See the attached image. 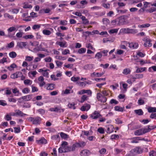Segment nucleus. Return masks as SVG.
Instances as JSON below:
<instances>
[{"label":"nucleus","instance_id":"f257e3e1","mask_svg":"<svg viewBox=\"0 0 156 156\" xmlns=\"http://www.w3.org/2000/svg\"><path fill=\"white\" fill-rule=\"evenodd\" d=\"M138 32L137 30L135 29H130L129 28H121L119 31V34H134Z\"/></svg>","mask_w":156,"mask_h":156},{"label":"nucleus","instance_id":"f03ea898","mask_svg":"<svg viewBox=\"0 0 156 156\" xmlns=\"http://www.w3.org/2000/svg\"><path fill=\"white\" fill-rule=\"evenodd\" d=\"M29 121L31 122L33 124L38 125L40 124L41 119L40 117H30L27 118Z\"/></svg>","mask_w":156,"mask_h":156},{"label":"nucleus","instance_id":"7ed1b4c3","mask_svg":"<svg viewBox=\"0 0 156 156\" xmlns=\"http://www.w3.org/2000/svg\"><path fill=\"white\" fill-rule=\"evenodd\" d=\"M49 70L45 69L44 68L39 69L38 71L39 73H41L42 74L44 77L46 78H48L49 76L48 72Z\"/></svg>","mask_w":156,"mask_h":156},{"label":"nucleus","instance_id":"20e7f679","mask_svg":"<svg viewBox=\"0 0 156 156\" xmlns=\"http://www.w3.org/2000/svg\"><path fill=\"white\" fill-rule=\"evenodd\" d=\"M65 150V152H68L70 151L71 147L68 146V143L66 141H63L62 144L61 146Z\"/></svg>","mask_w":156,"mask_h":156},{"label":"nucleus","instance_id":"39448f33","mask_svg":"<svg viewBox=\"0 0 156 156\" xmlns=\"http://www.w3.org/2000/svg\"><path fill=\"white\" fill-rule=\"evenodd\" d=\"M43 44H41L39 46H37L34 49V51L35 52H37L38 51H44L48 52L47 50L45 49L43 47Z\"/></svg>","mask_w":156,"mask_h":156},{"label":"nucleus","instance_id":"423d86ee","mask_svg":"<svg viewBox=\"0 0 156 156\" xmlns=\"http://www.w3.org/2000/svg\"><path fill=\"white\" fill-rule=\"evenodd\" d=\"M97 99L101 102H105L107 101L106 98L103 96L100 93H98L97 95Z\"/></svg>","mask_w":156,"mask_h":156},{"label":"nucleus","instance_id":"0eeeda50","mask_svg":"<svg viewBox=\"0 0 156 156\" xmlns=\"http://www.w3.org/2000/svg\"><path fill=\"white\" fill-rule=\"evenodd\" d=\"M101 116L100 113L97 111H95L90 115V117L93 119H97Z\"/></svg>","mask_w":156,"mask_h":156},{"label":"nucleus","instance_id":"6e6552de","mask_svg":"<svg viewBox=\"0 0 156 156\" xmlns=\"http://www.w3.org/2000/svg\"><path fill=\"white\" fill-rule=\"evenodd\" d=\"M105 73V72H103L101 73L94 72L91 74V77H101Z\"/></svg>","mask_w":156,"mask_h":156},{"label":"nucleus","instance_id":"1a4fd4ad","mask_svg":"<svg viewBox=\"0 0 156 156\" xmlns=\"http://www.w3.org/2000/svg\"><path fill=\"white\" fill-rule=\"evenodd\" d=\"M44 88L47 90H52L55 87V85L53 83H48L44 86Z\"/></svg>","mask_w":156,"mask_h":156},{"label":"nucleus","instance_id":"9d476101","mask_svg":"<svg viewBox=\"0 0 156 156\" xmlns=\"http://www.w3.org/2000/svg\"><path fill=\"white\" fill-rule=\"evenodd\" d=\"M38 81L39 82V84L40 87H42L45 85V83L44 81V79L42 76H40L38 78Z\"/></svg>","mask_w":156,"mask_h":156},{"label":"nucleus","instance_id":"9b49d317","mask_svg":"<svg viewBox=\"0 0 156 156\" xmlns=\"http://www.w3.org/2000/svg\"><path fill=\"white\" fill-rule=\"evenodd\" d=\"M36 142L38 144H45L47 143V141L44 137H41L40 140H36Z\"/></svg>","mask_w":156,"mask_h":156},{"label":"nucleus","instance_id":"f8f14e48","mask_svg":"<svg viewBox=\"0 0 156 156\" xmlns=\"http://www.w3.org/2000/svg\"><path fill=\"white\" fill-rule=\"evenodd\" d=\"M106 127L107 128L106 132L107 133H110L114 131V127L112 125H109L107 126Z\"/></svg>","mask_w":156,"mask_h":156},{"label":"nucleus","instance_id":"ddd939ff","mask_svg":"<svg viewBox=\"0 0 156 156\" xmlns=\"http://www.w3.org/2000/svg\"><path fill=\"white\" fill-rule=\"evenodd\" d=\"M126 23L124 16H121L119 17L118 23L119 25H123Z\"/></svg>","mask_w":156,"mask_h":156},{"label":"nucleus","instance_id":"4468645a","mask_svg":"<svg viewBox=\"0 0 156 156\" xmlns=\"http://www.w3.org/2000/svg\"><path fill=\"white\" fill-rule=\"evenodd\" d=\"M141 140V137H133L131 139V142L133 143H137L139 141Z\"/></svg>","mask_w":156,"mask_h":156},{"label":"nucleus","instance_id":"2eb2a0df","mask_svg":"<svg viewBox=\"0 0 156 156\" xmlns=\"http://www.w3.org/2000/svg\"><path fill=\"white\" fill-rule=\"evenodd\" d=\"M90 108V106L89 104H86L83 106L81 108V110L82 111H87Z\"/></svg>","mask_w":156,"mask_h":156},{"label":"nucleus","instance_id":"dca6fc26","mask_svg":"<svg viewBox=\"0 0 156 156\" xmlns=\"http://www.w3.org/2000/svg\"><path fill=\"white\" fill-rule=\"evenodd\" d=\"M15 112H16L17 115L23 117L25 115H27L23 113L22 111L19 109H16L15 111Z\"/></svg>","mask_w":156,"mask_h":156},{"label":"nucleus","instance_id":"f3484780","mask_svg":"<svg viewBox=\"0 0 156 156\" xmlns=\"http://www.w3.org/2000/svg\"><path fill=\"white\" fill-rule=\"evenodd\" d=\"M136 68H137L136 70V73H142L146 71L147 70V68L145 67L138 68L137 67H136Z\"/></svg>","mask_w":156,"mask_h":156},{"label":"nucleus","instance_id":"a211bd4d","mask_svg":"<svg viewBox=\"0 0 156 156\" xmlns=\"http://www.w3.org/2000/svg\"><path fill=\"white\" fill-rule=\"evenodd\" d=\"M134 152L136 153L140 154L143 152V149L140 147H136L133 149Z\"/></svg>","mask_w":156,"mask_h":156},{"label":"nucleus","instance_id":"6ab92c4d","mask_svg":"<svg viewBox=\"0 0 156 156\" xmlns=\"http://www.w3.org/2000/svg\"><path fill=\"white\" fill-rule=\"evenodd\" d=\"M56 44L59 45L61 47H66L67 45L65 41L62 42H57Z\"/></svg>","mask_w":156,"mask_h":156},{"label":"nucleus","instance_id":"aec40b11","mask_svg":"<svg viewBox=\"0 0 156 156\" xmlns=\"http://www.w3.org/2000/svg\"><path fill=\"white\" fill-rule=\"evenodd\" d=\"M119 28L111 29L108 30V32L110 34H117Z\"/></svg>","mask_w":156,"mask_h":156},{"label":"nucleus","instance_id":"412c9836","mask_svg":"<svg viewBox=\"0 0 156 156\" xmlns=\"http://www.w3.org/2000/svg\"><path fill=\"white\" fill-rule=\"evenodd\" d=\"M12 91L16 96H19L21 95V94L20 93L19 90L16 88L12 89Z\"/></svg>","mask_w":156,"mask_h":156},{"label":"nucleus","instance_id":"4be33fe9","mask_svg":"<svg viewBox=\"0 0 156 156\" xmlns=\"http://www.w3.org/2000/svg\"><path fill=\"white\" fill-rule=\"evenodd\" d=\"M80 18L82 19L83 23L84 25H87L89 24V21L88 20L85 18L84 16H82Z\"/></svg>","mask_w":156,"mask_h":156},{"label":"nucleus","instance_id":"5701e85b","mask_svg":"<svg viewBox=\"0 0 156 156\" xmlns=\"http://www.w3.org/2000/svg\"><path fill=\"white\" fill-rule=\"evenodd\" d=\"M134 134L136 136H140L143 134L142 129L135 131Z\"/></svg>","mask_w":156,"mask_h":156},{"label":"nucleus","instance_id":"b1692460","mask_svg":"<svg viewBox=\"0 0 156 156\" xmlns=\"http://www.w3.org/2000/svg\"><path fill=\"white\" fill-rule=\"evenodd\" d=\"M77 84L79 86L83 87H85L87 84H90L89 83L86 81L83 82H77Z\"/></svg>","mask_w":156,"mask_h":156},{"label":"nucleus","instance_id":"393cba45","mask_svg":"<svg viewBox=\"0 0 156 156\" xmlns=\"http://www.w3.org/2000/svg\"><path fill=\"white\" fill-rule=\"evenodd\" d=\"M17 67V65L14 63H13L11 64L10 66L7 67V69L9 71H12L14 69Z\"/></svg>","mask_w":156,"mask_h":156},{"label":"nucleus","instance_id":"a878e982","mask_svg":"<svg viewBox=\"0 0 156 156\" xmlns=\"http://www.w3.org/2000/svg\"><path fill=\"white\" fill-rule=\"evenodd\" d=\"M27 45L26 42H18L17 45L20 48H24Z\"/></svg>","mask_w":156,"mask_h":156},{"label":"nucleus","instance_id":"bb28decb","mask_svg":"<svg viewBox=\"0 0 156 156\" xmlns=\"http://www.w3.org/2000/svg\"><path fill=\"white\" fill-rule=\"evenodd\" d=\"M131 71L129 68H126L124 69L122 72V73L125 75H127L130 74Z\"/></svg>","mask_w":156,"mask_h":156},{"label":"nucleus","instance_id":"cd10ccee","mask_svg":"<svg viewBox=\"0 0 156 156\" xmlns=\"http://www.w3.org/2000/svg\"><path fill=\"white\" fill-rule=\"evenodd\" d=\"M147 111L149 113L156 112V108L149 107L147 108Z\"/></svg>","mask_w":156,"mask_h":156},{"label":"nucleus","instance_id":"c85d7f7f","mask_svg":"<svg viewBox=\"0 0 156 156\" xmlns=\"http://www.w3.org/2000/svg\"><path fill=\"white\" fill-rule=\"evenodd\" d=\"M80 153L82 155L85 156L88 155L90 153V151L87 150H84L82 151Z\"/></svg>","mask_w":156,"mask_h":156},{"label":"nucleus","instance_id":"c756f323","mask_svg":"<svg viewBox=\"0 0 156 156\" xmlns=\"http://www.w3.org/2000/svg\"><path fill=\"white\" fill-rule=\"evenodd\" d=\"M124 108L118 106H116L115 107L114 109L116 111L122 112L123 111Z\"/></svg>","mask_w":156,"mask_h":156},{"label":"nucleus","instance_id":"7c9ffc66","mask_svg":"<svg viewBox=\"0 0 156 156\" xmlns=\"http://www.w3.org/2000/svg\"><path fill=\"white\" fill-rule=\"evenodd\" d=\"M134 112L136 114L139 115H142L144 113L142 110L141 109L134 110Z\"/></svg>","mask_w":156,"mask_h":156},{"label":"nucleus","instance_id":"2f4dec72","mask_svg":"<svg viewBox=\"0 0 156 156\" xmlns=\"http://www.w3.org/2000/svg\"><path fill=\"white\" fill-rule=\"evenodd\" d=\"M145 47H150L152 46V44L149 41H147L144 44Z\"/></svg>","mask_w":156,"mask_h":156},{"label":"nucleus","instance_id":"473e14b6","mask_svg":"<svg viewBox=\"0 0 156 156\" xmlns=\"http://www.w3.org/2000/svg\"><path fill=\"white\" fill-rule=\"evenodd\" d=\"M75 105L74 103H69L67 106L70 109H76Z\"/></svg>","mask_w":156,"mask_h":156},{"label":"nucleus","instance_id":"72a5a7b5","mask_svg":"<svg viewBox=\"0 0 156 156\" xmlns=\"http://www.w3.org/2000/svg\"><path fill=\"white\" fill-rule=\"evenodd\" d=\"M79 144L78 143H76L74 144H73L72 147H71V151H73L76 148L79 147Z\"/></svg>","mask_w":156,"mask_h":156},{"label":"nucleus","instance_id":"f704fd0d","mask_svg":"<svg viewBox=\"0 0 156 156\" xmlns=\"http://www.w3.org/2000/svg\"><path fill=\"white\" fill-rule=\"evenodd\" d=\"M9 56L12 58H14L17 56V54L14 51H12L9 53Z\"/></svg>","mask_w":156,"mask_h":156},{"label":"nucleus","instance_id":"c9c22d12","mask_svg":"<svg viewBox=\"0 0 156 156\" xmlns=\"http://www.w3.org/2000/svg\"><path fill=\"white\" fill-rule=\"evenodd\" d=\"M88 99V97L87 95H83L81 98V100L80 101V102L83 103L85 101H87Z\"/></svg>","mask_w":156,"mask_h":156},{"label":"nucleus","instance_id":"e433bc0d","mask_svg":"<svg viewBox=\"0 0 156 156\" xmlns=\"http://www.w3.org/2000/svg\"><path fill=\"white\" fill-rule=\"evenodd\" d=\"M16 30V28L15 27H12L9 28L7 30L8 33V35L11 32L14 31Z\"/></svg>","mask_w":156,"mask_h":156},{"label":"nucleus","instance_id":"4c0bfd02","mask_svg":"<svg viewBox=\"0 0 156 156\" xmlns=\"http://www.w3.org/2000/svg\"><path fill=\"white\" fill-rule=\"evenodd\" d=\"M23 82L24 84L26 85H30L32 83V81L29 79L24 80Z\"/></svg>","mask_w":156,"mask_h":156},{"label":"nucleus","instance_id":"58836bf2","mask_svg":"<svg viewBox=\"0 0 156 156\" xmlns=\"http://www.w3.org/2000/svg\"><path fill=\"white\" fill-rule=\"evenodd\" d=\"M102 21L103 24L106 25L110 23L109 20L107 18L103 19Z\"/></svg>","mask_w":156,"mask_h":156},{"label":"nucleus","instance_id":"ea45409f","mask_svg":"<svg viewBox=\"0 0 156 156\" xmlns=\"http://www.w3.org/2000/svg\"><path fill=\"white\" fill-rule=\"evenodd\" d=\"M86 51V48H81L78 51V53L80 54H82L85 53Z\"/></svg>","mask_w":156,"mask_h":156},{"label":"nucleus","instance_id":"a19ab883","mask_svg":"<svg viewBox=\"0 0 156 156\" xmlns=\"http://www.w3.org/2000/svg\"><path fill=\"white\" fill-rule=\"evenodd\" d=\"M102 56V55L101 54V52H98L96 54L95 56V57L97 58L98 60H99V59L101 58Z\"/></svg>","mask_w":156,"mask_h":156},{"label":"nucleus","instance_id":"79ce46f5","mask_svg":"<svg viewBox=\"0 0 156 156\" xmlns=\"http://www.w3.org/2000/svg\"><path fill=\"white\" fill-rule=\"evenodd\" d=\"M32 95H29L26 96H24L23 98L27 101H30L32 98Z\"/></svg>","mask_w":156,"mask_h":156},{"label":"nucleus","instance_id":"37998d69","mask_svg":"<svg viewBox=\"0 0 156 156\" xmlns=\"http://www.w3.org/2000/svg\"><path fill=\"white\" fill-rule=\"evenodd\" d=\"M60 109L59 107H56L54 108H51L49 109V110L51 112H58Z\"/></svg>","mask_w":156,"mask_h":156},{"label":"nucleus","instance_id":"c03bdc74","mask_svg":"<svg viewBox=\"0 0 156 156\" xmlns=\"http://www.w3.org/2000/svg\"><path fill=\"white\" fill-rule=\"evenodd\" d=\"M32 7V5H31L25 3H24L23 8L24 9H31Z\"/></svg>","mask_w":156,"mask_h":156},{"label":"nucleus","instance_id":"a18cd8bd","mask_svg":"<svg viewBox=\"0 0 156 156\" xmlns=\"http://www.w3.org/2000/svg\"><path fill=\"white\" fill-rule=\"evenodd\" d=\"M92 67V65L91 64L86 65L84 66L83 69L85 70H89L91 69Z\"/></svg>","mask_w":156,"mask_h":156},{"label":"nucleus","instance_id":"49530a36","mask_svg":"<svg viewBox=\"0 0 156 156\" xmlns=\"http://www.w3.org/2000/svg\"><path fill=\"white\" fill-rule=\"evenodd\" d=\"M116 10L118 12L122 14L126 13L128 11L127 9H126L119 10V9L118 8H117Z\"/></svg>","mask_w":156,"mask_h":156},{"label":"nucleus","instance_id":"de8ad7c7","mask_svg":"<svg viewBox=\"0 0 156 156\" xmlns=\"http://www.w3.org/2000/svg\"><path fill=\"white\" fill-rule=\"evenodd\" d=\"M55 58L59 60H64L66 59V58L65 57H62L60 55H56L55 57Z\"/></svg>","mask_w":156,"mask_h":156},{"label":"nucleus","instance_id":"09e8293b","mask_svg":"<svg viewBox=\"0 0 156 156\" xmlns=\"http://www.w3.org/2000/svg\"><path fill=\"white\" fill-rule=\"evenodd\" d=\"M150 24L149 23H146L142 25H139L138 27L139 28H146L150 27Z\"/></svg>","mask_w":156,"mask_h":156},{"label":"nucleus","instance_id":"8fccbe9b","mask_svg":"<svg viewBox=\"0 0 156 156\" xmlns=\"http://www.w3.org/2000/svg\"><path fill=\"white\" fill-rule=\"evenodd\" d=\"M60 135L61 137L63 139H66L69 137L68 136L67 134L63 132L60 133Z\"/></svg>","mask_w":156,"mask_h":156},{"label":"nucleus","instance_id":"3c124183","mask_svg":"<svg viewBox=\"0 0 156 156\" xmlns=\"http://www.w3.org/2000/svg\"><path fill=\"white\" fill-rule=\"evenodd\" d=\"M142 129L143 134L150 132L148 126L142 128Z\"/></svg>","mask_w":156,"mask_h":156},{"label":"nucleus","instance_id":"603ef678","mask_svg":"<svg viewBox=\"0 0 156 156\" xmlns=\"http://www.w3.org/2000/svg\"><path fill=\"white\" fill-rule=\"evenodd\" d=\"M43 33L44 35H49L51 34V32L50 30L44 29L43 30Z\"/></svg>","mask_w":156,"mask_h":156},{"label":"nucleus","instance_id":"864d4df0","mask_svg":"<svg viewBox=\"0 0 156 156\" xmlns=\"http://www.w3.org/2000/svg\"><path fill=\"white\" fill-rule=\"evenodd\" d=\"M34 57L33 56H27L25 57V60L27 61L30 62L32 61Z\"/></svg>","mask_w":156,"mask_h":156},{"label":"nucleus","instance_id":"5fc2aeb1","mask_svg":"<svg viewBox=\"0 0 156 156\" xmlns=\"http://www.w3.org/2000/svg\"><path fill=\"white\" fill-rule=\"evenodd\" d=\"M43 11L45 13H48L50 12V10L49 9H43L40 10V13H42Z\"/></svg>","mask_w":156,"mask_h":156},{"label":"nucleus","instance_id":"6e6d98bb","mask_svg":"<svg viewBox=\"0 0 156 156\" xmlns=\"http://www.w3.org/2000/svg\"><path fill=\"white\" fill-rule=\"evenodd\" d=\"M80 79V78L79 77H75L73 76L71 78V80L72 81L75 82L78 81Z\"/></svg>","mask_w":156,"mask_h":156},{"label":"nucleus","instance_id":"4d7b16f0","mask_svg":"<svg viewBox=\"0 0 156 156\" xmlns=\"http://www.w3.org/2000/svg\"><path fill=\"white\" fill-rule=\"evenodd\" d=\"M34 37V36L32 35H28L24 36L23 38L24 39H31Z\"/></svg>","mask_w":156,"mask_h":156},{"label":"nucleus","instance_id":"13d9d810","mask_svg":"<svg viewBox=\"0 0 156 156\" xmlns=\"http://www.w3.org/2000/svg\"><path fill=\"white\" fill-rule=\"evenodd\" d=\"M152 70L154 71H156V66H152L148 69V71L151 72H152Z\"/></svg>","mask_w":156,"mask_h":156},{"label":"nucleus","instance_id":"bf43d9fd","mask_svg":"<svg viewBox=\"0 0 156 156\" xmlns=\"http://www.w3.org/2000/svg\"><path fill=\"white\" fill-rule=\"evenodd\" d=\"M109 91L108 90H102L101 91V93H102L104 96L105 97V96H107L108 94L109 93Z\"/></svg>","mask_w":156,"mask_h":156},{"label":"nucleus","instance_id":"052dcab7","mask_svg":"<svg viewBox=\"0 0 156 156\" xmlns=\"http://www.w3.org/2000/svg\"><path fill=\"white\" fill-rule=\"evenodd\" d=\"M156 11V8L151 7L147 10V12L149 13H152Z\"/></svg>","mask_w":156,"mask_h":156},{"label":"nucleus","instance_id":"680f3d73","mask_svg":"<svg viewBox=\"0 0 156 156\" xmlns=\"http://www.w3.org/2000/svg\"><path fill=\"white\" fill-rule=\"evenodd\" d=\"M30 91V90L28 88L26 87L23 89L22 91L23 94H27L29 93Z\"/></svg>","mask_w":156,"mask_h":156},{"label":"nucleus","instance_id":"e2e57ef3","mask_svg":"<svg viewBox=\"0 0 156 156\" xmlns=\"http://www.w3.org/2000/svg\"><path fill=\"white\" fill-rule=\"evenodd\" d=\"M5 118L6 120L7 121H9L12 119V117L10 114H7L5 117Z\"/></svg>","mask_w":156,"mask_h":156},{"label":"nucleus","instance_id":"0e129e2a","mask_svg":"<svg viewBox=\"0 0 156 156\" xmlns=\"http://www.w3.org/2000/svg\"><path fill=\"white\" fill-rule=\"evenodd\" d=\"M19 9H13L12 10L11 12L12 13L17 14L19 12Z\"/></svg>","mask_w":156,"mask_h":156},{"label":"nucleus","instance_id":"69168bd1","mask_svg":"<svg viewBox=\"0 0 156 156\" xmlns=\"http://www.w3.org/2000/svg\"><path fill=\"white\" fill-rule=\"evenodd\" d=\"M98 131L101 134H103L105 133L104 129L102 127L99 128L98 129Z\"/></svg>","mask_w":156,"mask_h":156},{"label":"nucleus","instance_id":"338daca9","mask_svg":"<svg viewBox=\"0 0 156 156\" xmlns=\"http://www.w3.org/2000/svg\"><path fill=\"white\" fill-rule=\"evenodd\" d=\"M70 51L68 49H65L62 52V54L63 55H66L68 54H69Z\"/></svg>","mask_w":156,"mask_h":156},{"label":"nucleus","instance_id":"774afa93","mask_svg":"<svg viewBox=\"0 0 156 156\" xmlns=\"http://www.w3.org/2000/svg\"><path fill=\"white\" fill-rule=\"evenodd\" d=\"M149 156H156V152L152 151H150L149 153Z\"/></svg>","mask_w":156,"mask_h":156}]
</instances>
